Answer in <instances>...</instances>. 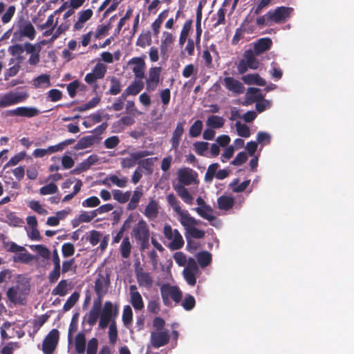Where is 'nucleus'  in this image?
I'll use <instances>...</instances> for the list:
<instances>
[{"instance_id":"f257e3e1","label":"nucleus","mask_w":354,"mask_h":354,"mask_svg":"<svg viewBox=\"0 0 354 354\" xmlns=\"http://www.w3.org/2000/svg\"><path fill=\"white\" fill-rule=\"evenodd\" d=\"M131 236L140 245V250L144 251L149 247L150 231L145 221L140 220L133 227Z\"/></svg>"},{"instance_id":"f03ea898","label":"nucleus","mask_w":354,"mask_h":354,"mask_svg":"<svg viewBox=\"0 0 354 354\" xmlns=\"http://www.w3.org/2000/svg\"><path fill=\"white\" fill-rule=\"evenodd\" d=\"M118 314V307L117 306L113 307L111 301H106L100 314L99 328L101 329L107 328L109 323H112L113 320L115 321Z\"/></svg>"},{"instance_id":"7ed1b4c3","label":"nucleus","mask_w":354,"mask_h":354,"mask_svg":"<svg viewBox=\"0 0 354 354\" xmlns=\"http://www.w3.org/2000/svg\"><path fill=\"white\" fill-rule=\"evenodd\" d=\"M163 234L168 240H171L168 247L172 250L180 249L184 245V240L177 229L173 230L169 224H165L163 228Z\"/></svg>"},{"instance_id":"20e7f679","label":"nucleus","mask_w":354,"mask_h":354,"mask_svg":"<svg viewBox=\"0 0 354 354\" xmlns=\"http://www.w3.org/2000/svg\"><path fill=\"white\" fill-rule=\"evenodd\" d=\"M293 10L292 8L280 6L274 10H270L267 12L268 19L270 20L271 24H281L285 22L290 15Z\"/></svg>"},{"instance_id":"39448f33","label":"nucleus","mask_w":354,"mask_h":354,"mask_svg":"<svg viewBox=\"0 0 354 354\" xmlns=\"http://www.w3.org/2000/svg\"><path fill=\"white\" fill-rule=\"evenodd\" d=\"M59 339V332L57 329H52L42 342V351L44 354H53Z\"/></svg>"},{"instance_id":"423d86ee","label":"nucleus","mask_w":354,"mask_h":354,"mask_svg":"<svg viewBox=\"0 0 354 354\" xmlns=\"http://www.w3.org/2000/svg\"><path fill=\"white\" fill-rule=\"evenodd\" d=\"M26 97L27 95L25 93H15L12 91L0 95V108L7 107L22 102Z\"/></svg>"},{"instance_id":"0eeeda50","label":"nucleus","mask_w":354,"mask_h":354,"mask_svg":"<svg viewBox=\"0 0 354 354\" xmlns=\"http://www.w3.org/2000/svg\"><path fill=\"white\" fill-rule=\"evenodd\" d=\"M19 33L21 36L33 39L36 35L35 29L30 21L20 18L17 22Z\"/></svg>"},{"instance_id":"6e6552de","label":"nucleus","mask_w":354,"mask_h":354,"mask_svg":"<svg viewBox=\"0 0 354 354\" xmlns=\"http://www.w3.org/2000/svg\"><path fill=\"white\" fill-rule=\"evenodd\" d=\"M151 344L153 348H158L165 346L169 342V334L167 330L163 331L151 332Z\"/></svg>"},{"instance_id":"1a4fd4ad","label":"nucleus","mask_w":354,"mask_h":354,"mask_svg":"<svg viewBox=\"0 0 354 354\" xmlns=\"http://www.w3.org/2000/svg\"><path fill=\"white\" fill-rule=\"evenodd\" d=\"M110 285V275L108 273L105 274L99 273L97 278L95 281L94 290L96 294L106 295Z\"/></svg>"},{"instance_id":"9d476101","label":"nucleus","mask_w":354,"mask_h":354,"mask_svg":"<svg viewBox=\"0 0 354 354\" xmlns=\"http://www.w3.org/2000/svg\"><path fill=\"white\" fill-rule=\"evenodd\" d=\"M196 177L197 173L189 167L180 169L178 171V179L183 186L192 185L196 181Z\"/></svg>"},{"instance_id":"9b49d317","label":"nucleus","mask_w":354,"mask_h":354,"mask_svg":"<svg viewBox=\"0 0 354 354\" xmlns=\"http://www.w3.org/2000/svg\"><path fill=\"white\" fill-rule=\"evenodd\" d=\"M129 66H132V71L136 79L145 77V62L144 58L134 57L128 62Z\"/></svg>"},{"instance_id":"f8f14e48","label":"nucleus","mask_w":354,"mask_h":354,"mask_svg":"<svg viewBox=\"0 0 354 354\" xmlns=\"http://www.w3.org/2000/svg\"><path fill=\"white\" fill-rule=\"evenodd\" d=\"M40 111L35 107L20 106L7 111L9 116H21L32 118L38 115Z\"/></svg>"},{"instance_id":"ddd939ff","label":"nucleus","mask_w":354,"mask_h":354,"mask_svg":"<svg viewBox=\"0 0 354 354\" xmlns=\"http://www.w3.org/2000/svg\"><path fill=\"white\" fill-rule=\"evenodd\" d=\"M161 68L160 67H152L149 69V77L147 79V89L149 91H153L160 81Z\"/></svg>"},{"instance_id":"4468645a","label":"nucleus","mask_w":354,"mask_h":354,"mask_svg":"<svg viewBox=\"0 0 354 354\" xmlns=\"http://www.w3.org/2000/svg\"><path fill=\"white\" fill-rule=\"evenodd\" d=\"M150 154L151 152L147 150L131 153L130 157L122 159L121 166L122 168H131L136 165L138 160L148 156Z\"/></svg>"},{"instance_id":"2eb2a0df","label":"nucleus","mask_w":354,"mask_h":354,"mask_svg":"<svg viewBox=\"0 0 354 354\" xmlns=\"http://www.w3.org/2000/svg\"><path fill=\"white\" fill-rule=\"evenodd\" d=\"M41 51V47L39 46H36L35 45L26 42V52L28 54H30V56L28 60V63L30 66H36L40 62V55L39 53Z\"/></svg>"},{"instance_id":"dca6fc26","label":"nucleus","mask_w":354,"mask_h":354,"mask_svg":"<svg viewBox=\"0 0 354 354\" xmlns=\"http://www.w3.org/2000/svg\"><path fill=\"white\" fill-rule=\"evenodd\" d=\"M178 221L184 227L185 232L187 229H189L194 226L199 225L201 222L192 217L189 212L186 209L183 210L178 214Z\"/></svg>"},{"instance_id":"f3484780","label":"nucleus","mask_w":354,"mask_h":354,"mask_svg":"<svg viewBox=\"0 0 354 354\" xmlns=\"http://www.w3.org/2000/svg\"><path fill=\"white\" fill-rule=\"evenodd\" d=\"M223 83L227 90L236 94H241L245 91L243 84L232 77H225Z\"/></svg>"},{"instance_id":"a211bd4d","label":"nucleus","mask_w":354,"mask_h":354,"mask_svg":"<svg viewBox=\"0 0 354 354\" xmlns=\"http://www.w3.org/2000/svg\"><path fill=\"white\" fill-rule=\"evenodd\" d=\"M100 140V138L97 136L91 135L84 136L77 141L73 149L78 151L91 147L94 144L97 143Z\"/></svg>"},{"instance_id":"6ab92c4d","label":"nucleus","mask_w":354,"mask_h":354,"mask_svg":"<svg viewBox=\"0 0 354 354\" xmlns=\"http://www.w3.org/2000/svg\"><path fill=\"white\" fill-rule=\"evenodd\" d=\"M131 304L136 310H141L144 308V302L140 293L137 290L136 285H131L129 287Z\"/></svg>"},{"instance_id":"aec40b11","label":"nucleus","mask_w":354,"mask_h":354,"mask_svg":"<svg viewBox=\"0 0 354 354\" xmlns=\"http://www.w3.org/2000/svg\"><path fill=\"white\" fill-rule=\"evenodd\" d=\"M185 121L177 123L176 127L172 133L171 138L170 140L171 144V149L177 151L180 145L181 137L184 133V125Z\"/></svg>"},{"instance_id":"412c9836","label":"nucleus","mask_w":354,"mask_h":354,"mask_svg":"<svg viewBox=\"0 0 354 354\" xmlns=\"http://www.w3.org/2000/svg\"><path fill=\"white\" fill-rule=\"evenodd\" d=\"M7 297L10 301L15 304H24L25 297L23 296L19 286H15L8 288Z\"/></svg>"},{"instance_id":"4be33fe9","label":"nucleus","mask_w":354,"mask_h":354,"mask_svg":"<svg viewBox=\"0 0 354 354\" xmlns=\"http://www.w3.org/2000/svg\"><path fill=\"white\" fill-rule=\"evenodd\" d=\"M93 10L90 8L78 12V20L73 26V30H80L83 28L84 23L88 21L93 16Z\"/></svg>"},{"instance_id":"5701e85b","label":"nucleus","mask_w":354,"mask_h":354,"mask_svg":"<svg viewBox=\"0 0 354 354\" xmlns=\"http://www.w3.org/2000/svg\"><path fill=\"white\" fill-rule=\"evenodd\" d=\"M272 44V39L268 37L259 39L254 44V52L255 55H259L269 50Z\"/></svg>"},{"instance_id":"b1692460","label":"nucleus","mask_w":354,"mask_h":354,"mask_svg":"<svg viewBox=\"0 0 354 354\" xmlns=\"http://www.w3.org/2000/svg\"><path fill=\"white\" fill-rule=\"evenodd\" d=\"M234 197L227 195H222L217 198L218 208L221 210L228 211L234 205Z\"/></svg>"},{"instance_id":"393cba45","label":"nucleus","mask_w":354,"mask_h":354,"mask_svg":"<svg viewBox=\"0 0 354 354\" xmlns=\"http://www.w3.org/2000/svg\"><path fill=\"white\" fill-rule=\"evenodd\" d=\"M75 350L77 354H84L86 351V339L84 333H78L75 337Z\"/></svg>"},{"instance_id":"a878e982","label":"nucleus","mask_w":354,"mask_h":354,"mask_svg":"<svg viewBox=\"0 0 354 354\" xmlns=\"http://www.w3.org/2000/svg\"><path fill=\"white\" fill-rule=\"evenodd\" d=\"M241 79L245 84L248 85L255 84L263 86L266 84V80L258 73L245 75L242 76Z\"/></svg>"},{"instance_id":"bb28decb","label":"nucleus","mask_w":354,"mask_h":354,"mask_svg":"<svg viewBox=\"0 0 354 354\" xmlns=\"http://www.w3.org/2000/svg\"><path fill=\"white\" fill-rule=\"evenodd\" d=\"M243 57V59L245 61V64L249 66V68L254 70L258 68L259 62L256 59L254 51L250 49L245 51Z\"/></svg>"},{"instance_id":"cd10ccee","label":"nucleus","mask_w":354,"mask_h":354,"mask_svg":"<svg viewBox=\"0 0 354 354\" xmlns=\"http://www.w3.org/2000/svg\"><path fill=\"white\" fill-rule=\"evenodd\" d=\"M247 100L250 103L257 102L263 99L261 90L258 88H249L247 91Z\"/></svg>"},{"instance_id":"c85d7f7f","label":"nucleus","mask_w":354,"mask_h":354,"mask_svg":"<svg viewBox=\"0 0 354 354\" xmlns=\"http://www.w3.org/2000/svg\"><path fill=\"white\" fill-rule=\"evenodd\" d=\"M163 37L164 38L161 41L160 49L162 54H165L167 52L168 47L174 43L175 39L171 32L167 31L163 32Z\"/></svg>"},{"instance_id":"c756f323","label":"nucleus","mask_w":354,"mask_h":354,"mask_svg":"<svg viewBox=\"0 0 354 354\" xmlns=\"http://www.w3.org/2000/svg\"><path fill=\"white\" fill-rule=\"evenodd\" d=\"M144 214L147 218H154L157 217L158 214V203L155 200L151 199L145 209Z\"/></svg>"},{"instance_id":"7c9ffc66","label":"nucleus","mask_w":354,"mask_h":354,"mask_svg":"<svg viewBox=\"0 0 354 354\" xmlns=\"http://www.w3.org/2000/svg\"><path fill=\"white\" fill-rule=\"evenodd\" d=\"M174 189L185 203L189 205L192 204L194 198L185 186L183 185H177L174 187Z\"/></svg>"},{"instance_id":"2f4dec72","label":"nucleus","mask_w":354,"mask_h":354,"mask_svg":"<svg viewBox=\"0 0 354 354\" xmlns=\"http://www.w3.org/2000/svg\"><path fill=\"white\" fill-rule=\"evenodd\" d=\"M168 10L161 12L155 21L152 23L151 28L155 36H158L160 32V28L164 19L167 17Z\"/></svg>"},{"instance_id":"473e14b6","label":"nucleus","mask_w":354,"mask_h":354,"mask_svg":"<svg viewBox=\"0 0 354 354\" xmlns=\"http://www.w3.org/2000/svg\"><path fill=\"white\" fill-rule=\"evenodd\" d=\"M225 120L218 115H212L208 117L206 124L212 129H219L223 127Z\"/></svg>"},{"instance_id":"72a5a7b5","label":"nucleus","mask_w":354,"mask_h":354,"mask_svg":"<svg viewBox=\"0 0 354 354\" xmlns=\"http://www.w3.org/2000/svg\"><path fill=\"white\" fill-rule=\"evenodd\" d=\"M196 259L201 268L209 266L212 261V254L207 251H202L196 254Z\"/></svg>"},{"instance_id":"f704fd0d","label":"nucleus","mask_w":354,"mask_h":354,"mask_svg":"<svg viewBox=\"0 0 354 354\" xmlns=\"http://www.w3.org/2000/svg\"><path fill=\"white\" fill-rule=\"evenodd\" d=\"M32 85L37 88L49 86L50 85V75L47 74L39 75L33 80Z\"/></svg>"},{"instance_id":"c9c22d12","label":"nucleus","mask_w":354,"mask_h":354,"mask_svg":"<svg viewBox=\"0 0 354 354\" xmlns=\"http://www.w3.org/2000/svg\"><path fill=\"white\" fill-rule=\"evenodd\" d=\"M142 79H137L131 83L126 89L130 95H136L144 88V83Z\"/></svg>"},{"instance_id":"e433bc0d","label":"nucleus","mask_w":354,"mask_h":354,"mask_svg":"<svg viewBox=\"0 0 354 354\" xmlns=\"http://www.w3.org/2000/svg\"><path fill=\"white\" fill-rule=\"evenodd\" d=\"M68 292V282L66 279L61 280L57 286L53 290L52 295L65 296Z\"/></svg>"},{"instance_id":"4c0bfd02","label":"nucleus","mask_w":354,"mask_h":354,"mask_svg":"<svg viewBox=\"0 0 354 354\" xmlns=\"http://www.w3.org/2000/svg\"><path fill=\"white\" fill-rule=\"evenodd\" d=\"M131 244L129 237H124L121 243L120 248L121 256L124 259L129 258L131 254Z\"/></svg>"},{"instance_id":"58836bf2","label":"nucleus","mask_w":354,"mask_h":354,"mask_svg":"<svg viewBox=\"0 0 354 354\" xmlns=\"http://www.w3.org/2000/svg\"><path fill=\"white\" fill-rule=\"evenodd\" d=\"M110 82L111 86L107 93L112 95H116L119 94L122 90V84L120 80L115 77H112L110 80Z\"/></svg>"},{"instance_id":"ea45409f","label":"nucleus","mask_w":354,"mask_h":354,"mask_svg":"<svg viewBox=\"0 0 354 354\" xmlns=\"http://www.w3.org/2000/svg\"><path fill=\"white\" fill-rule=\"evenodd\" d=\"M101 98L100 97H94L87 103L84 104L80 106H77L73 109L75 111H85L86 110L95 107L100 102Z\"/></svg>"},{"instance_id":"a19ab883","label":"nucleus","mask_w":354,"mask_h":354,"mask_svg":"<svg viewBox=\"0 0 354 354\" xmlns=\"http://www.w3.org/2000/svg\"><path fill=\"white\" fill-rule=\"evenodd\" d=\"M112 192L114 200L120 203H125L129 200L131 193L129 191L122 192L120 189H114Z\"/></svg>"},{"instance_id":"79ce46f5","label":"nucleus","mask_w":354,"mask_h":354,"mask_svg":"<svg viewBox=\"0 0 354 354\" xmlns=\"http://www.w3.org/2000/svg\"><path fill=\"white\" fill-rule=\"evenodd\" d=\"M203 130V122L200 120H196L194 124L190 127L189 134L192 138L198 137Z\"/></svg>"},{"instance_id":"37998d69","label":"nucleus","mask_w":354,"mask_h":354,"mask_svg":"<svg viewBox=\"0 0 354 354\" xmlns=\"http://www.w3.org/2000/svg\"><path fill=\"white\" fill-rule=\"evenodd\" d=\"M205 233L203 230L196 228V226L187 229V232H185L187 239L189 238L202 239L205 236Z\"/></svg>"},{"instance_id":"c03bdc74","label":"nucleus","mask_w":354,"mask_h":354,"mask_svg":"<svg viewBox=\"0 0 354 354\" xmlns=\"http://www.w3.org/2000/svg\"><path fill=\"white\" fill-rule=\"evenodd\" d=\"M122 322L125 326L128 327L133 321V312L129 306H125L122 313Z\"/></svg>"},{"instance_id":"a18cd8bd","label":"nucleus","mask_w":354,"mask_h":354,"mask_svg":"<svg viewBox=\"0 0 354 354\" xmlns=\"http://www.w3.org/2000/svg\"><path fill=\"white\" fill-rule=\"evenodd\" d=\"M219 167L218 163H212L209 165L205 175V181L207 183H211L213 180L214 177H216V174L218 168Z\"/></svg>"},{"instance_id":"49530a36","label":"nucleus","mask_w":354,"mask_h":354,"mask_svg":"<svg viewBox=\"0 0 354 354\" xmlns=\"http://www.w3.org/2000/svg\"><path fill=\"white\" fill-rule=\"evenodd\" d=\"M151 42V37L149 31L145 33H141L137 39L136 45L142 48L149 46Z\"/></svg>"},{"instance_id":"de8ad7c7","label":"nucleus","mask_w":354,"mask_h":354,"mask_svg":"<svg viewBox=\"0 0 354 354\" xmlns=\"http://www.w3.org/2000/svg\"><path fill=\"white\" fill-rule=\"evenodd\" d=\"M101 312L102 310L91 308L87 315V324L90 326H94L96 324L97 319L100 317Z\"/></svg>"},{"instance_id":"09e8293b","label":"nucleus","mask_w":354,"mask_h":354,"mask_svg":"<svg viewBox=\"0 0 354 354\" xmlns=\"http://www.w3.org/2000/svg\"><path fill=\"white\" fill-rule=\"evenodd\" d=\"M80 297V295L77 292H74L65 302L63 310L64 312L71 310L75 304L77 303Z\"/></svg>"},{"instance_id":"8fccbe9b","label":"nucleus","mask_w":354,"mask_h":354,"mask_svg":"<svg viewBox=\"0 0 354 354\" xmlns=\"http://www.w3.org/2000/svg\"><path fill=\"white\" fill-rule=\"evenodd\" d=\"M167 293L171 299L176 303H178L182 299V292L177 286H169Z\"/></svg>"},{"instance_id":"3c124183","label":"nucleus","mask_w":354,"mask_h":354,"mask_svg":"<svg viewBox=\"0 0 354 354\" xmlns=\"http://www.w3.org/2000/svg\"><path fill=\"white\" fill-rule=\"evenodd\" d=\"M109 342L112 345H114L118 340V329L115 321L113 320L112 323H109Z\"/></svg>"},{"instance_id":"603ef678","label":"nucleus","mask_w":354,"mask_h":354,"mask_svg":"<svg viewBox=\"0 0 354 354\" xmlns=\"http://www.w3.org/2000/svg\"><path fill=\"white\" fill-rule=\"evenodd\" d=\"M167 200L168 203L171 206L174 211L178 214L180 212L183 211L180 206V202L176 198V196L174 194H169L167 197Z\"/></svg>"},{"instance_id":"864d4df0","label":"nucleus","mask_w":354,"mask_h":354,"mask_svg":"<svg viewBox=\"0 0 354 354\" xmlns=\"http://www.w3.org/2000/svg\"><path fill=\"white\" fill-rule=\"evenodd\" d=\"M98 339L96 337H93L88 340L86 351V354H97L98 349Z\"/></svg>"},{"instance_id":"5fc2aeb1","label":"nucleus","mask_w":354,"mask_h":354,"mask_svg":"<svg viewBox=\"0 0 354 354\" xmlns=\"http://www.w3.org/2000/svg\"><path fill=\"white\" fill-rule=\"evenodd\" d=\"M32 260V256L28 253H19L13 256V261L15 263H28Z\"/></svg>"},{"instance_id":"6e6d98bb","label":"nucleus","mask_w":354,"mask_h":354,"mask_svg":"<svg viewBox=\"0 0 354 354\" xmlns=\"http://www.w3.org/2000/svg\"><path fill=\"white\" fill-rule=\"evenodd\" d=\"M272 0H257L256 6L252 8V11L254 15H259L263 9L270 5Z\"/></svg>"},{"instance_id":"4d7b16f0","label":"nucleus","mask_w":354,"mask_h":354,"mask_svg":"<svg viewBox=\"0 0 354 354\" xmlns=\"http://www.w3.org/2000/svg\"><path fill=\"white\" fill-rule=\"evenodd\" d=\"M236 128L239 136L243 138H248L250 136V129L246 124L236 122Z\"/></svg>"},{"instance_id":"13d9d810","label":"nucleus","mask_w":354,"mask_h":354,"mask_svg":"<svg viewBox=\"0 0 354 354\" xmlns=\"http://www.w3.org/2000/svg\"><path fill=\"white\" fill-rule=\"evenodd\" d=\"M15 11L16 7L13 5L10 6L2 15L1 21L3 24H6L9 23L14 16Z\"/></svg>"},{"instance_id":"bf43d9fd","label":"nucleus","mask_w":354,"mask_h":354,"mask_svg":"<svg viewBox=\"0 0 354 354\" xmlns=\"http://www.w3.org/2000/svg\"><path fill=\"white\" fill-rule=\"evenodd\" d=\"M7 223L15 227L21 226L24 223V221L18 217L15 213L11 212L6 216Z\"/></svg>"},{"instance_id":"052dcab7","label":"nucleus","mask_w":354,"mask_h":354,"mask_svg":"<svg viewBox=\"0 0 354 354\" xmlns=\"http://www.w3.org/2000/svg\"><path fill=\"white\" fill-rule=\"evenodd\" d=\"M57 191V186L55 183H50L48 185L41 187L39 189V193L41 195H48L55 194Z\"/></svg>"},{"instance_id":"680f3d73","label":"nucleus","mask_w":354,"mask_h":354,"mask_svg":"<svg viewBox=\"0 0 354 354\" xmlns=\"http://www.w3.org/2000/svg\"><path fill=\"white\" fill-rule=\"evenodd\" d=\"M92 72L98 79H102L106 73V66L102 63H97Z\"/></svg>"},{"instance_id":"e2e57ef3","label":"nucleus","mask_w":354,"mask_h":354,"mask_svg":"<svg viewBox=\"0 0 354 354\" xmlns=\"http://www.w3.org/2000/svg\"><path fill=\"white\" fill-rule=\"evenodd\" d=\"M75 246L71 243H64L62 246V252L64 257H69L74 254Z\"/></svg>"},{"instance_id":"0e129e2a","label":"nucleus","mask_w":354,"mask_h":354,"mask_svg":"<svg viewBox=\"0 0 354 354\" xmlns=\"http://www.w3.org/2000/svg\"><path fill=\"white\" fill-rule=\"evenodd\" d=\"M196 153L199 156H204L205 152L209 148V143L207 142H196L194 143Z\"/></svg>"},{"instance_id":"69168bd1","label":"nucleus","mask_w":354,"mask_h":354,"mask_svg":"<svg viewBox=\"0 0 354 354\" xmlns=\"http://www.w3.org/2000/svg\"><path fill=\"white\" fill-rule=\"evenodd\" d=\"M196 304V301L194 297L191 295H187L185 296L184 300L182 302V306L186 310H192Z\"/></svg>"},{"instance_id":"338daca9","label":"nucleus","mask_w":354,"mask_h":354,"mask_svg":"<svg viewBox=\"0 0 354 354\" xmlns=\"http://www.w3.org/2000/svg\"><path fill=\"white\" fill-rule=\"evenodd\" d=\"M111 29L110 24L107 25H99L97 27V29L95 32V39H100L102 37H104L106 35Z\"/></svg>"},{"instance_id":"774afa93","label":"nucleus","mask_w":354,"mask_h":354,"mask_svg":"<svg viewBox=\"0 0 354 354\" xmlns=\"http://www.w3.org/2000/svg\"><path fill=\"white\" fill-rule=\"evenodd\" d=\"M24 51H26V43L22 44H15L12 46H10L8 48V52L12 55H21Z\"/></svg>"}]
</instances>
